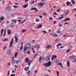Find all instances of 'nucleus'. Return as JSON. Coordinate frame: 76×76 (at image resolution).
<instances>
[{"instance_id": "obj_33", "label": "nucleus", "mask_w": 76, "mask_h": 76, "mask_svg": "<svg viewBox=\"0 0 76 76\" xmlns=\"http://www.w3.org/2000/svg\"><path fill=\"white\" fill-rule=\"evenodd\" d=\"M18 6H16V5H14L13 6V7L14 9H16V8H18Z\"/></svg>"}, {"instance_id": "obj_43", "label": "nucleus", "mask_w": 76, "mask_h": 76, "mask_svg": "<svg viewBox=\"0 0 76 76\" xmlns=\"http://www.w3.org/2000/svg\"><path fill=\"white\" fill-rule=\"evenodd\" d=\"M15 63L17 64H18V63H19V61L17 60V61H16V62Z\"/></svg>"}, {"instance_id": "obj_27", "label": "nucleus", "mask_w": 76, "mask_h": 76, "mask_svg": "<svg viewBox=\"0 0 76 76\" xmlns=\"http://www.w3.org/2000/svg\"><path fill=\"white\" fill-rule=\"evenodd\" d=\"M56 73L57 74V76H59V74H60V72L57 71H56Z\"/></svg>"}, {"instance_id": "obj_41", "label": "nucleus", "mask_w": 76, "mask_h": 76, "mask_svg": "<svg viewBox=\"0 0 76 76\" xmlns=\"http://www.w3.org/2000/svg\"><path fill=\"white\" fill-rule=\"evenodd\" d=\"M49 19H50V20H53V18H51V17H49Z\"/></svg>"}, {"instance_id": "obj_16", "label": "nucleus", "mask_w": 76, "mask_h": 76, "mask_svg": "<svg viewBox=\"0 0 76 76\" xmlns=\"http://www.w3.org/2000/svg\"><path fill=\"white\" fill-rule=\"evenodd\" d=\"M65 12H67L65 14V15H68V14H69V10H66L65 11Z\"/></svg>"}, {"instance_id": "obj_8", "label": "nucleus", "mask_w": 76, "mask_h": 76, "mask_svg": "<svg viewBox=\"0 0 76 76\" xmlns=\"http://www.w3.org/2000/svg\"><path fill=\"white\" fill-rule=\"evenodd\" d=\"M50 60V57L49 56H47L45 58V61H49Z\"/></svg>"}, {"instance_id": "obj_25", "label": "nucleus", "mask_w": 76, "mask_h": 76, "mask_svg": "<svg viewBox=\"0 0 76 76\" xmlns=\"http://www.w3.org/2000/svg\"><path fill=\"white\" fill-rule=\"evenodd\" d=\"M0 20L1 21H2L4 20V17H2L0 18Z\"/></svg>"}, {"instance_id": "obj_52", "label": "nucleus", "mask_w": 76, "mask_h": 76, "mask_svg": "<svg viewBox=\"0 0 76 76\" xmlns=\"http://www.w3.org/2000/svg\"><path fill=\"white\" fill-rule=\"evenodd\" d=\"M58 26H63V25L62 24H59L58 25Z\"/></svg>"}, {"instance_id": "obj_22", "label": "nucleus", "mask_w": 76, "mask_h": 76, "mask_svg": "<svg viewBox=\"0 0 76 76\" xmlns=\"http://www.w3.org/2000/svg\"><path fill=\"white\" fill-rule=\"evenodd\" d=\"M16 62V61L15 60H12V63L14 64V63H15Z\"/></svg>"}, {"instance_id": "obj_15", "label": "nucleus", "mask_w": 76, "mask_h": 76, "mask_svg": "<svg viewBox=\"0 0 76 76\" xmlns=\"http://www.w3.org/2000/svg\"><path fill=\"white\" fill-rule=\"evenodd\" d=\"M57 65H60V66H61V67L63 68V65H62V64H61V63H57Z\"/></svg>"}, {"instance_id": "obj_56", "label": "nucleus", "mask_w": 76, "mask_h": 76, "mask_svg": "<svg viewBox=\"0 0 76 76\" xmlns=\"http://www.w3.org/2000/svg\"><path fill=\"white\" fill-rule=\"evenodd\" d=\"M68 24V22H66L65 23H64V24H65V25H66L67 24Z\"/></svg>"}, {"instance_id": "obj_21", "label": "nucleus", "mask_w": 76, "mask_h": 76, "mask_svg": "<svg viewBox=\"0 0 76 76\" xmlns=\"http://www.w3.org/2000/svg\"><path fill=\"white\" fill-rule=\"evenodd\" d=\"M36 22H39L40 21V20H39V19H38V18H37L36 19Z\"/></svg>"}, {"instance_id": "obj_32", "label": "nucleus", "mask_w": 76, "mask_h": 76, "mask_svg": "<svg viewBox=\"0 0 76 76\" xmlns=\"http://www.w3.org/2000/svg\"><path fill=\"white\" fill-rule=\"evenodd\" d=\"M41 60H42V59L41 58V57H40L39 60V62L40 63H41Z\"/></svg>"}, {"instance_id": "obj_48", "label": "nucleus", "mask_w": 76, "mask_h": 76, "mask_svg": "<svg viewBox=\"0 0 76 76\" xmlns=\"http://www.w3.org/2000/svg\"><path fill=\"white\" fill-rule=\"evenodd\" d=\"M35 41L34 39L32 40V42L33 43H35Z\"/></svg>"}, {"instance_id": "obj_5", "label": "nucleus", "mask_w": 76, "mask_h": 76, "mask_svg": "<svg viewBox=\"0 0 76 76\" xmlns=\"http://www.w3.org/2000/svg\"><path fill=\"white\" fill-rule=\"evenodd\" d=\"M6 9L8 10H11V7L10 5H7V6Z\"/></svg>"}, {"instance_id": "obj_59", "label": "nucleus", "mask_w": 76, "mask_h": 76, "mask_svg": "<svg viewBox=\"0 0 76 76\" xmlns=\"http://www.w3.org/2000/svg\"><path fill=\"white\" fill-rule=\"evenodd\" d=\"M66 19L67 20H70V19L68 18H66Z\"/></svg>"}, {"instance_id": "obj_45", "label": "nucleus", "mask_w": 76, "mask_h": 76, "mask_svg": "<svg viewBox=\"0 0 76 76\" xmlns=\"http://www.w3.org/2000/svg\"><path fill=\"white\" fill-rule=\"evenodd\" d=\"M15 74H11L10 76H15Z\"/></svg>"}, {"instance_id": "obj_14", "label": "nucleus", "mask_w": 76, "mask_h": 76, "mask_svg": "<svg viewBox=\"0 0 76 76\" xmlns=\"http://www.w3.org/2000/svg\"><path fill=\"white\" fill-rule=\"evenodd\" d=\"M31 10H35V11H36V12H38V10H37V8H32L31 9Z\"/></svg>"}, {"instance_id": "obj_7", "label": "nucleus", "mask_w": 76, "mask_h": 76, "mask_svg": "<svg viewBox=\"0 0 76 76\" xmlns=\"http://www.w3.org/2000/svg\"><path fill=\"white\" fill-rule=\"evenodd\" d=\"M75 57V56L74 55H72L71 56L69 57V58L70 60H73Z\"/></svg>"}, {"instance_id": "obj_47", "label": "nucleus", "mask_w": 76, "mask_h": 76, "mask_svg": "<svg viewBox=\"0 0 76 76\" xmlns=\"http://www.w3.org/2000/svg\"><path fill=\"white\" fill-rule=\"evenodd\" d=\"M69 50H70L69 49H68L66 51V53H69V52H70Z\"/></svg>"}, {"instance_id": "obj_13", "label": "nucleus", "mask_w": 76, "mask_h": 76, "mask_svg": "<svg viewBox=\"0 0 76 76\" xmlns=\"http://www.w3.org/2000/svg\"><path fill=\"white\" fill-rule=\"evenodd\" d=\"M15 41L17 43H18V37H17V36H15Z\"/></svg>"}, {"instance_id": "obj_49", "label": "nucleus", "mask_w": 76, "mask_h": 76, "mask_svg": "<svg viewBox=\"0 0 76 76\" xmlns=\"http://www.w3.org/2000/svg\"><path fill=\"white\" fill-rule=\"evenodd\" d=\"M68 47L69 48H71L72 47V46L71 45H69L68 46Z\"/></svg>"}, {"instance_id": "obj_3", "label": "nucleus", "mask_w": 76, "mask_h": 76, "mask_svg": "<svg viewBox=\"0 0 76 76\" xmlns=\"http://www.w3.org/2000/svg\"><path fill=\"white\" fill-rule=\"evenodd\" d=\"M51 64V61H49L48 63L44 64H43V66L45 65V67H48V66H50Z\"/></svg>"}, {"instance_id": "obj_37", "label": "nucleus", "mask_w": 76, "mask_h": 76, "mask_svg": "<svg viewBox=\"0 0 76 76\" xmlns=\"http://www.w3.org/2000/svg\"><path fill=\"white\" fill-rule=\"evenodd\" d=\"M23 45H21V48L20 49V50H22V49L23 48Z\"/></svg>"}, {"instance_id": "obj_9", "label": "nucleus", "mask_w": 76, "mask_h": 76, "mask_svg": "<svg viewBox=\"0 0 76 76\" xmlns=\"http://www.w3.org/2000/svg\"><path fill=\"white\" fill-rule=\"evenodd\" d=\"M57 58V56L55 55L54 56V55H53L52 56L51 60H53V59H56Z\"/></svg>"}, {"instance_id": "obj_55", "label": "nucleus", "mask_w": 76, "mask_h": 76, "mask_svg": "<svg viewBox=\"0 0 76 76\" xmlns=\"http://www.w3.org/2000/svg\"><path fill=\"white\" fill-rule=\"evenodd\" d=\"M12 73H15V71H14V70H12Z\"/></svg>"}, {"instance_id": "obj_39", "label": "nucleus", "mask_w": 76, "mask_h": 76, "mask_svg": "<svg viewBox=\"0 0 76 76\" xmlns=\"http://www.w3.org/2000/svg\"><path fill=\"white\" fill-rule=\"evenodd\" d=\"M27 7V5L25 4L24 5V8H26V7Z\"/></svg>"}, {"instance_id": "obj_42", "label": "nucleus", "mask_w": 76, "mask_h": 76, "mask_svg": "<svg viewBox=\"0 0 76 76\" xmlns=\"http://www.w3.org/2000/svg\"><path fill=\"white\" fill-rule=\"evenodd\" d=\"M50 45H48L47 46L46 48H50Z\"/></svg>"}, {"instance_id": "obj_11", "label": "nucleus", "mask_w": 76, "mask_h": 76, "mask_svg": "<svg viewBox=\"0 0 76 76\" xmlns=\"http://www.w3.org/2000/svg\"><path fill=\"white\" fill-rule=\"evenodd\" d=\"M8 41V38H4L3 39V42H6V41Z\"/></svg>"}, {"instance_id": "obj_51", "label": "nucleus", "mask_w": 76, "mask_h": 76, "mask_svg": "<svg viewBox=\"0 0 76 76\" xmlns=\"http://www.w3.org/2000/svg\"><path fill=\"white\" fill-rule=\"evenodd\" d=\"M25 21H26V20H24L23 21L21 22V23H23L24 22H25Z\"/></svg>"}, {"instance_id": "obj_31", "label": "nucleus", "mask_w": 76, "mask_h": 76, "mask_svg": "<svg viewBox=\"0 0 76 76\" xmlns=\"http://www.w3.org/2000/svg\"><path fill=\"white\" fill-rule=\"evenodd\" d=\"M31 72V71H29L28 72H27V74H28V75H30V73Z\"/></svg>"}, {"instance_id": "obj_60", "label": "nucleus", "mask_w": 76, "mask_h": 76, "mask_svg": "<svg viewBox=\"0 0 76 76\" xmlns=\"http://www.w3.org/2000/svg\"><path fill=\"white\" fill-rule=\"evenodd\" d=\"M40 47L39 46H38L37 47V48H39Z\"/></svg>"}, {"instance_id": "obj_18", "label": "nucleus", "mask_w": 76, "mask_h": 76, "mask_svg": "<svg viewBox=\"0 0 76 76\" xmlns=\"http://www.w3.org/2000/svg\"><path fill=\"white\" fill-rule=\"evenodd\" d=\"M11 50H8L7 52V54L8 55H10V54H11Z\"/></svg>"}, {"instance_id": "obj_53", "label": "nucleus", "mask_w": 76, "mask_h": 76, "mask_svg": "<svg viewBox=\"0 0 76 76\" xmlns=\"http://www.w3.org/2000/svg\"><path fill=\"white\" fill-rule=\"evenodd\" d=\"M21 20H18V22H21Z\"/></svg>"}, {"instance_id": "obj_10", "label": "nucleus", "mask_w": 76, "mask_h": 76, "mask_svg": "<svg viewBox=\"0 0 76 76\" xmlns=\"http://www.w3.org/2000/svg\"><path fill=\"white\" fill-rule=\"evenodd\" d=\"M38 4L39 5V6H44V4L43 3H39V4Z\"/></svg>"}, {"instance_id": "obj_4", "label": "nucleus", "mask_w": 76, "mask_h": 76, "mask_svg": "<svg viewBox=\"0 0 76 76\" xmlns=\"http://www.w3.org/2000/svg\"><path fill=\"white\" fill-rule=\"evenodd\" d=\"M13 43V38H12L11 39L10 43V48L12 47V45Z\"/></svg>"}, {"instance_id": "obj_40", "label": "nucleus", "mask_w": 76, "mask_h": 76, "mask_svg": "<svg viewBox=\"0 0 76 76\" xmlns=\"http://www.w3.org/2000/svg\"><path fill=\"white\" fill-rule=\"evenodd\" d=\"M26 31V30H23L22 31V32H25Z\"/></svg>"}, {"instance_id": "obj_2", "label": "nucleus", "mask_w": 76, "mask_h": 76, "mask_svg": "<svg viewBox=\"0 0 76 76\" xmlns=\"http://www.w3.org/2000/svg\"><path fill=\"white\" fill-rule=\"evenodd\" d=\"M31 48V45L29 44H26L23 48V51L24 53L27 52V50Z\"/></svg>"}, {"instance_id": "obj_34", "label": "nucleus", "mask_w": 76, "mask_h": 76, "mask_svg": "<svg viewBox=\"0 0 76 76\" xmlns=\"http://www.w3.org/2000/svg\"><path fill=\"white\" fill-rule=\"evenodd\" d=\"M71 2L72 3V4H75V1H74V0H71Z\"/></svg>"}, {"instance_id": "obj_24", "label": "nucleus", "mask_w": 76, "mask_h": 76, "mask_svg": "<svg viewBox=\"0 0 76 76\" xmlns=\"http://www.w3.org/2000/svg\"><path fill=\"white\" fill-rule=\"evenodd\" d=\"M3 31H4V29H2L1 30V36L3 35Z\"/></svg>"}, {"instance_id": "obj_26", "label": "nucleus", "mask_w": 76, "mask_h": 76, "mask_svg": "<svg viewBox=\"0 0 76 76\" xmlns=\"http://www.w3.org/2000/svg\"><path fill=\"white\" fill-rule=\"evenodd\" d=\"M67 66L68 67H69V66H70V63H69V61H67Z\"/></svg>"}, {"instance_id": "obj_63", "label": "nucleus", "mask_w": 76, "mask_h": 76, "mask_svg": "<svg viewBox=\"0 0 76 76\" xmlns=\"http://www.w3.org/2000/svg\"><path fill=\"white\" fill-rule=\"evenodd\" d=\"M57 12H59V11H60V9H58L57 10Z\"/></svg>"}, {"instance_id": "obj_17", "label": "nucleus", "mask_w": 76, "mask_h": 76, "mask_svg": "<svg viewBox=\"0 0 76 76\" xmlns=\"http://www.w3.org/2000/svg\"><path fill=\"white\" fill-rule=\"evenodd\" d=\"M7 32H8V34L9 35H10V34H11V31H10V29H8L7 30Z\"/></svg>"}, {"instance_id": "obj_58", "label": "nucleus", "mask_w": 76, "mask_h": 76, "mask_svg": "<svg viewBox=\"0 0 76 76\" xmlns=\"http://www.w3.org/2000/svg\"><path fill=\"white\" fill-rule=\"evenodd\" d=\"M53 23H56V21H54Z\"/></svg>"}, {"instance_id": "obj_29", "label": "nucleus", "mask_w": 76, "mask_h": 76, "mask_svg": "<svg viewBox=\"0 0 76 76\" xmlns=\"http://www.w3.org/2000/svg\"><path fill=\"white\" fill-rule=\"evenodd\" d=\"M18 53H17L15 54V58H16L17 57V55H18Z\"/></svg>"}, {"instance_id": "obj_19", "label": "nucleus", "mask_w": 76, "mask_h": 76, "mask_svg": "<svg viewBox=\"0 0 76 76\" xmlns=\"http://www.w3.org/2000/svg\"><path fill=\"white\" fill-rule=\"evenodd\" d=\"M57 36H58V34H54L53 36V37H57Z\"/></svg>"}, {"instance_id": "obj_1", "label": "nucleus", "mask_w": 76, "mask_h": 76, "mask_svg": "<svg viewBox=\"0 0 76 76\" xmlns=\"http://www.w3.org/2000/svg\"><path fill=\"white\" fill-rule=\"evenodd\" d=\"M25 62L26 63H28V66L27 67H26L24 68L25 70H26L27 72L28 71H29V66L31 64V61H29V58L28 57H26L25 58Z\"/></svg>"}, {"instance_id": "obj_38", "label": "nucleus", "mask_w": 76, "mask_h": 76, "mask_svg": "<svg viewBox=\"0 0 76 76\" xmlns=\"http://www.w3.org/2000/svg\"><path fill=\"white\" fill-rule=\"evenodd\" d=\"M42 32H44V34H46L47 33V31H42Z\"/></svg>"}, {"instance_id": "obj_50", "label": "nucleus", "mask_w": 76, "mask_h": 76, "mask_svg": "<svg viewBox=\"0 0 76 76\" xmlns=\"http://www.w3.org/2000/svg\"><path fill=\"white\" fill-rule=\"evenodd\" d=\"M15 69H16V68H17V67H18V66H17V65H15Z\"/></svg>"}, {"instance_id": "obj_28", "label": "nucleus", "mask_w": 76, "mask_h": 76, "mask_svg": "<svg viewBox=\"0 0 76 76\" xmlns=\"http://www.w3.org/2000/svg\"><path fill=\"white\" fill-rule=\"evenodd\" d=\"M42 27V25L40 24L39 25V26L37 27V29H39V28H41Z\"/></svg>"}, {"instance_id": "obj_46", "label": "nucleus", "mask_w": 76, "mask_h": 76, "mask_svg": "<svg viewBox=\"0 0 76 76\" xmlns=\"http://www.w3.org/2000/svg\"><path fill=\"white\" fill-rule=\"evenodd\" d=\"M53 15H57V14L56 12H54L53 13Z\"/></svg>"}, {"instance_id": "obj_61", "label": "nucleus", "mask_w": 76, "mask_h": 76, "mask_svg": "<svg viewBox=\"0 0 76 76\" xmlns=\"http://www.w3.org/2000/svg\"><path fill=\"white\" fill-rule=\"evenodd\" d=\"M37 72H38V71H37V70H36L35 72V73H37Z\"/></svg>"}, {"instance_id": "obj_20", "label": "nucleus", "mask_w": 76, "mask_h": 76, "mask_svg": "<svg viewBox=\"0 0 76 76\" xmlns=\"http://www.w3.org/2000/svg\"><path fill=\"white\" fill-rule=\"evenodd\" d=\"M11 21L12 22H15V23H16V20H15V19H13L11 20Z\"/></svg>"}, {"instance_id": "obj_64", "label": "nucleus", "mask_w": 76, "mask_h": 76, "mask_svg": "<svg viewBox=\"0 0 76 76\" xmlns=\"http://www.w3.org/2000/svg\"><path fill=\"white\" fill-rule=\"evenodd\" d=\"M29 53H30V51H28L27 53V54H29Z\"/></svg>"}, {"instance_id": "obj_23", "label": "nucleus", "mask_w": 76, "mask_h": 76, "mask_svg": "<svg viewBox=\"0 0 76 76\" xmlns=\"http://www.w3.org/2000/svg\"><path fill=\"white\" fill-rule=\"evenodd\" d=\"M70 3H71V2H69L66 3V5L68 6L69 5H71V6H72V4H71Z\"/></svg>"}, {"instance_id": "obj_54", "label": "nucleus", "mask_w": 76, "mask_h": 76, "mask_svg": "<svg viewBox=\"0 0 76 76\" xmlns=\"http://www.w3.org/2000/svg\"><path fill=\"white\" fill-rule=\"evenodd\" d=\"M23 42H22L21 43V45H23Z\"/></svg>"}, {"instance_id": "obj_12", "label": "nucleus", "mask_w": 76, "mask_h": 76, "mask_svg": "<svg viewBox=\"0 0 76 76\" xmlns=\"http://www.w3.org/2000/svg\"><path fill=\"white\" fill-rule=\"evenodd\" d=\"M6 29H5L4 31L3 37H5V35H6Z\"/></svg>"}, {"instance_id": "obj_30", "label": "nucleus", "mask_w": 76, "mask_h": 76, "mask_svg": "<svg viewBox=\"0 0 76 76\" xmlns=\"http://www.w3.org/2000/svg\"><path fill=\"white\" fill-rule=\"evenodd\" d=\"M10 70H9L8 72V73L7 74V76H9V75H10Z\"/></svg>"}, {"instance_id": "obj_62", "label": "nucleus", "mask_w": 76, "mask_h": 76, "mask_svg": "<svg viewBox=\"0 0 76 76\" xmlns=\"http://www.w3.org/2000/svg\"><path fill=\"white\" fill-rule=\"evenodd\" d=\"M8 66H10V63H8Z\"/></svg>"}, {"instance_id": "obj_35", "label": "nucleus", "mask_w": 76, "mask_h": 76, "mask_svg": "<svg viewBox=\"0 0 76 76\" xmlns=\"http://www.w3.org/2000/svg\"><path fill=\"white\" fill-rule=\"evenodd\" d=\"M6 23H8V24H9V23H10V21H9V20H8L6 21Z\"/></svg>"}, {"instance_id": "obj_36", "label": "nucleus", "mask_w": 76, "mask_h": 76, "mask_svg": "<svg viewBox=\"0 0 76 76\" xmlns=\"http://www.w3.org/2000/svg\"><path fill=\"white\" fill-rule=\"evenodd\" d=\"M56 32L58 34H60V31L59 30H58Z\"/></svg>"}, {"instance_id": "obj_44", "label": "nucleus", "mask_w": 76, "mask_h": 76, "mask_svg": "<svg viewBox=\"0 0 76 76\" xmlns=\"http://www.w3.org/2000/svg\"><path fill=\"white\" fill-rule=\"evenodd\" d=\"M63 17H61L60 18H58V20H60V19H63Z\"/></svg>"}, {"instance_id": "obj_6", "label": "nucleus", "mask_w": 76, "mask_h": 76, "mask_svg": "<svg viewBox=\"0 0 76 76\" xmlns=\"http://www.w3.org/2000/svg\"><path fill=\"white\" fill-rule=\"evenodd\" d=\"M61 45H62V44L61 43L58 44L56 45L57 49H60V47H58V46H61Z\"/></svg>"}, {"instance_id": "obj_57", "label": "nucleus", "mask_w": 76, "mask_h": 76, "mask_svg": "<svg viewBox=\"0 0 76 76\" xmlns=\"http://www.w3.org/2000/svg\"><path fill=\"white\" fill-rule=\"evenodd\" d=\"M46 15V13H44L42 14V15H44V16H45V15Z\"/></svg>"}]
</instances>
